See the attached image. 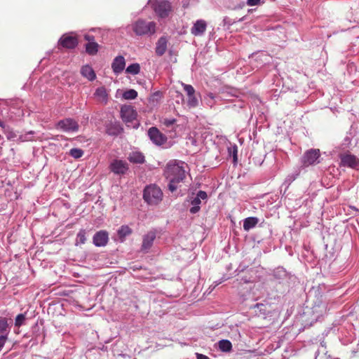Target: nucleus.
<instances>
[{"mask_svg": "<svg viewBox=\"0 0 359 359\" xmlns=\"http://www.w3.org/2000/svg\"><path fill=\"white\" fill-rule=\"evenodd\" d=\"M187 165L181 161H171L166 166L165 175L166 178H175L177 180H183L185 177Z\"/></svg>", "mask_w": 359, "mask_h": 359, "instance_id": "nucleus-1", "label": "nucleus"}, {"mask_svg": "<svg viewBox=\"0 0 359 359\" xmlns=\"http://www.w3.org/2000/svg\"><path fill=\"white\" fill-rule=\"evenodd\" d=\"M163 191L155 184L146 186L143 191V198L149 205H157L163 200Z\"/></svg>", "mask_w": 359, "mask_h": 359, "instance_id": "nucleus-2", "label": "nucleus"}, {"mask_svg": "<svg viewBox=\"0 0 359 359\" xmlns=\"http://www.w3.org/2000/svg\"><path fill=\"white\" fill-rule=\"evenodd\" d=\"M132 29L137 36H151L156 32V24L152 21L138 19L132 24Z\"/></svg>", "mask_w": 359, "mask_h": 359, "instance_id": "nucleus-3", "label": "nucleus"}, {"mask_svg": "<svg viewBox=\"0 0 359 359\" xmlns=\"http://www.w3.org/2000/svg\"><path fill=\"white\" fill-rule=\"evenodd\" d=\"M149 4H151L156 14L161 18L168 17L172 9L170 3L167 0H149Z\"/></svg>", "mask_w": 359, "mask_h": 359, "instance_id": "nucleus-4", "label": "nucleus"}, {"mask_svg": "<svg viewBox=\"0 0 359 359\" xmlns=\"http://www.w3.org/2000/svg\"><path fill=\"white\" fill-rule=\"evenodd\" d=\"M56 128L66 133H75L79 130V126L74 119L67 118L58 121Z\"/></svg>", "mask_w": 359, "mask_h": 359, "instance_id": "nucleus-5", "label": "nucleus"}, {"mask_svg": "<svg viewBox=\"0 0 359 359\" xmlns=\"http://www.w3.org/2000/svg\"><path fill=\"white\" fill-rule=\"evenodd\" d=\"M151 141L156 145H162L167 141V137L156 127H151L148 130Z\"/></svg>", "mask_w": 359, "mask_h": 359, "instance_id": "nucleus-6", "label": "nucleus"}, {"mask_svg": "<svg viewBox=\"0 0 359 359\" xmlns=\"http://www.w3.org/2000/svg\"><path fill=\"white\" fill-rule=\"evenodd\" d=\"M327 306L326 303L323 302H316L311 308L312 320L318 321L327 313Z\"/></svg>", "mask_w": 359, "mask_h": 359, "instance_id": "nucleus-7", "label": "nucleus"}, {"mask_svg": "<svg viewBox=\"0 0 359 359\" xmlns=\"http://www.w3.org/2000/svg\"><path fill=\"white\" fill-rule=\"evenodd\" d=\"M110 169L116 175H123L128 170V165L126 161L115 158L110 164Z\"/></svg>", "mask_w": 359, "mask_h": 359, "instance_id": "nucleus-8", "label": "nucleus"}, {"mask_svg": "<svg viewBox=\"0 0 359 359\" xmlns=\"http://www.w3.org/2000/svg\"><path fill=\"white\" fill-rule=\"evenodd\" d=\"M121 116L126 123L133 122L137 117V112L130 105H123L121 108Z\"/></svg>", "mask_w": 359, "mask_h": 359, "instance_id": "nucleus-9", "label": "nucleus"}, {"mask_svg": "<svg viewBox=\"0 0 359 359\" xmlns=\"http://www.w3.org/2000/svg\"><path fill=\"white\" fill-rule=\"evenodd\" d=\"M156 237V232L154 230H151L146 233L142 238V244L141 246V251L144 252H148L150 248L152 247L154 240Z\"/></svg>", "mask_w": 359, "mask_h": 359, "instance_id": "nucleus-10", "label": "nucleus"}, {"mask_svg": "<svg viewBox=\"0 0 359 359\" xmlns=\"http://www.w3.org/2000/svg\"><path fill=\"white\" fill-rule=\"evenodd\" d=\"M271 275L279 283L287 282L291 277L290 273L282 266H278L273 269Z\"/></svg>", "mask_w": 359, "mask_h": 359, "instance_id": "nucleus-11", "label": "nucleus"}, {"mask_svg": "<svg viewBox=\"0 0 359 359\" xmlns=\"http://www.w3.org/2000/svg\"><path fill=\"white\" fill-rule=\"evenodd\" d=\"M109 241V234L106 231L96 232L93 238V243L96 247H104Z\"/></svg>", "mask_w": 359, "mask_h": 359, "instance_id": "nucleus-12", "label": "nucleus"}, {"mask_svg": "<svg viewBox=\"0 0 359 359\" xmlns=\"http://www.w3.org/2000/svg\"><path fill=\"white\" fill-rule=\"evenodd\" d=\"M58 43L65 48L73 49L78 45V40L75 36L64 34L60 39Z\"/></svg>", "mask_w": 359, "mask_h": 359, "instance_id": "nucleus-13", "label": "nucleus"}, {"mask_svg": "<svg viewBox=\"0 0 359 359\" xmlns=\"http://www.w3.org/2000/svg\"><path fill=\"white\" fill-rule=\"evenodd\" d=\"M207 28V23L204 20H198L191 28V33L194 36H202Z\"/></svg>", "mask_w": 359, "mask_h": 359, "instance_id": "nucleus-14", "label": "nucleus"}, {"mask_svg": "<svg viewBox=\"0 0 359 359\" xmlns=\"http://www.w3.org/2000/svg\"><path fill=\"white\" fill-rule=\"evenodd\" d=\"M126 61L122 55L116 56L111 64V68L115 74H119L125 69Z\"/></svg>", "mask_w": 359, "mask_h": 359, "instance_id": "nucleus-15", "label": "nucleus"}, {"mask_svg": "<svg viewBox=\"0 0 359 359\" xmlns=\"http://www.w3.org/2000/svg\"><path fill=\"white\" fill-rule=\"evenodd\" d=\"M123 128L118 122H110L106 126V132L111 136H117L121 133Z\"/></svg>", "mask_w": 359, "mask_h": 359, "instance_id": "nucleus-16", "label": "nucleus"}, {"mask_svg": "<svg viewBox=\"0 0 359 359\" xmlns=\"http://www.w3.org/2000/svg\"><path fill=\"white\" fill-rule=\"evenodd\" d=\"M94 96L96 100L103 104H106L108 102V93L105 87L101 86L95 90Z\"/></svg>", "mask_w": 359, "mask_h": 359, "instance_id": "nucleus-17", "label": "nucleus"}, {"mask_svg": "<svg viewBox=\"0 0 359 359\" xmlns=\"http://www.w3.org/2000/svg\"><path fill=\"white\" fill-rule=\"evenodd\" d=\"M168 40L166 37L161 36L158 39L156 46V54L158 56H162L167 50Z\"/></svg>", "mask_w": 359, "mask_h": 359, "instance_id": "nucleus-18", "label": "nucleus"}, {"mask_svg": "<svg viewBox=\"0 0 359 359\" xmlns=\"http://www.w3.org/2000/svg\"><path fill=\"white\" fill-rule=\"evenodd\" d=\"M132 229L128 225H122L117 231L118 240L123 243L126 238L132 233Z\"/></svg>", "mask_w": 359, "mask_h": 359, "instance_id": "nucleus-19", "label": "nucleus"}, {"mask_svg": "<svg viewBox=\"0 0 359 359\" xmlns=\"http://www.w3.org/2000/svg\"><path fill=\"white\" fill-rule=\"evenodd\" d=\"M340 166L359 170V158H341Z\"/></svg>", "mask_w": 359, "mask_h": 359, "instance_id": "nucleus-20", "label": "nucleus"}, {"mask_svg": "<svg viewBox=\"0 0 359 359\" xmlns=\"http://www.w3.org/2000/svg\"><path fill=\"white\" fill-rule=\"evenodd\" d=\"M81 74L83 77L86 78L90 81H94L96 78V74L94 70L90 66L88 65L81 67Z\"/></svg>", "mask_w": 359, "mask_h": 359, "instance_id": "nucleus-21", "label": "nucleus"}, {"mask_svg": "<svg viewBox=\"0 0 359 359\" xmlns=\"http://www.w3.org/2000/svg\"><path fill=\"white\" fill-rule=\"evenodd\" d=\"M259 222V219L255 217H249L243 220V229L245 231L249 230L255 227Z\"/></svg>", "mask_w": 359, "mask_h": 359, "instance_id": "nucleus-22", "label": "nucleus"}, {"mask_svg": "<svg viewBox=\"0 0 359 359\" xmlns=\"http://www.w3.org/2000/svg\"><path fill=\"white\" fill-rule=\"evenodd\" d=\"M34 134H35L34 131L30 130V131L26 133L25 134L20 135V139L23 142L42 140L43 139V137H41V136L35 137L34 135Z\"/></svg>", "mask_w": 359, "mask_h": 359, "instance_id": "nucleus-23", "label": "nucleus"}, {"mask_svg": "<svg viewBox=\"0 0 359 359\" xmlns=\"http://www.w3.org/2000/svg\"><path fill=\"white\" fill-rule=\"evenodd\" d=\"M10 328L6 318H0V334L1 335H6L8 337Z\"/></svg>", "mask_w": 359, "mask_h": 359, "instance_id": "nucleus-24", "label": "nucleus"}, {"mask_svg": "<svg viewBox=\"0 0 359 359\" xmlns=\"http://www.w3.org/2000/svg\"><path fill=\"white\" fill-rule=\"evenodd\" d=\"M299 174V172L296 171L295 172L291 173L286 177L284 182L281 186V189L283 187H285V192L286 191L289 186L291 184V183L295 180Z\"/></svg>", "mask_w": 359, "mask_h": 359, "instance_id": "nucleus-25", "label": "nucleus"}, {"mask_svg": "<svg viewBox=\"0 0 359 359\" xmlns=\"http://www.w3.org/2000/svg\"><path fill=\"white\" fill-rule=\"evenodd\" d=\"M218 347L223 352H229L232 348V344L229 340L222 339L218 342Z\"/></svg>", "mask_w": 359, "mask_h": 359, "instance_id": "nucleus-26", "label": "nucleus"}, {"mask_svg": "<svg viewBox=\"0 0 359 359\" xmlns=\"http://www.w3.org/2000/svg\"><path fill=\"white\" fill-rule=\"evenodd\" d=\"M99 45L96 42L88 43L86 45V51L90 55H95L98 51Z\"/></svg>", "mask_w": 359, "mask_h": 359, "instance_id": "nucleus-27", "label": "nucleus"}, {"mask_svg": "<svg viewBox=\"0 0 359 359\" xmlns=\"http://www.w3.org/2000/svg\"><path fill=\"white\" fill-rule=\"evenodd\" d=\"M201 203V201L198 198L195 196L193 198V200L191 201V204L192 207L189 209V212L191 214L197 213L201 209V207H200Z\"/></svg>", "mask_w": 359, "mask_h": 359, "instance_id": "nucleus-28", "label": "nucleus"}, {"mask_svg": "<svg viewBox=\"0 0 359 359\" xmlns=\"http://www.w3.org/2000/svg\"><path fill=\"white\" fill-rule=\"evenodd\" d=\"M86 232L84 229H81L76 235V245H83L86 241Z\"/></svg>", "mask_w": 359, "mask_h": 359, "instance_id": "nucleus-29", "label": "nucleus"}, {"mask_svg": "<svg viewBox=\"0 0 359 359\" xmlns=\"http://www.w3.org/2000/svg\"><path fill=\"white\" fill-rule=\"evenodd\" d=\"M126 73L136 75L140 72V66L138 63H133L128 66L126 69Z\"/></svg>", "mask_w": 359, "mask_h": 359, "instance_id": "nucleus-30", "label": "nucleus"}, {"mask_svg": "<svg viewBox=\"0 0 359 359\" xmlns=\"http://www.w3.org/2000/svg\"><path fill=\"white\" fill-rule=\"evenodd\" d=\"M122 97L125 100H134L137 97V92L134 89H129L123 92Z\"/></svg>", "mask_w": 359, "mask_h": 359, "instance_id": "nucleus-31", "label": "nucleus"}, {"mask_svg": "<svg viewBox=\"0 0 359 359\" xmlns=\"http://www.w3.org/2000/svg\"><path fill=\"white\" fill-rule=\"evenodd\" d=\"M229 157H238V147L235 144L229 143L227 146Z\"/></svg>", "mask_w": 359, "mask_h": 359, "instance_id": "nucleus-32", "label": "nucleus"}, {"mask_svg": "<svg viewBox=\"0 0 359 359\" xmlns=\"http://www.w3.org/2000/svg\"><path fill=\"white\" fill-rule=\"evenodd\" d=\"M320 163V161L319 158H303V161L302 162V166L304 168L308 167L309 165H316Z\"/></svg>", "mask_w": 359, "mask_h": 359, "instance_id": "nucleus-33", "label": "nucleus"}, {"mask_svg": "<svg viewBox=\"0 0 359 359\" xmlns=\"http://www.w3.org/2000/svg\"><path fill=\"white\" fill-rule=\"evenodd\" d=\"M320 151L318 149H311L307 150L304 157H320Z\"/></svg>", "mask_w": 359, "mask_h": 359, "instance_id": "nucleus-34", "label": "nucleus"}, {"mask_svg": "<svg viewBox=\"0 0 359 359\" xmlns=\"http://www.w3.org/2000/svg\"><path fill=\"white\" fill-rule=\"evenodd\" d=\"M169 180V184H168V189L171 192L175 191L177 187V184L182 182V180H177V179L175 178H168Z\"/></svg>", "mask_w": 359, "mask_h": 359, "instance_id": "nucleus-35", "label": "nucleus"}, {"mask_svg": "<svg viewBox=\"0 0 359 359\" xmlns=\"http://www.w3.org/2000/svg\"><path fill=\"white\" fill-rule=\"evenodd\" d=\"M187 104L189 107H196L198 104V100L195 95V93L192 96H188Z\"/></svg>", "mask_w": 359, "mask_h": 359, "instance_id": "nucleus-36", "label": "nucleus"}, {"mask_svg": "<svg viewBox=\"0 0 359 359\" xmlns=\"http://www.w3.org/2000/svg\"><path fill=\"white\" fill-rule=\"evenodd\" d=\"M72 157H81L83 155V151L79 148H73L69 152Z\"/></svg>", "mask_w": 359, "mask_h": 359, "instance_id": "nucleus-37", "label": "nucleus"}, {"mask_svg": "<svg viewBox=\"0 0 359 359\" xmlns=\"http://www.w3.org/2000/svg\"><path fill=\"white\" fill-rule=\"evenodd\" d=\"M182 86L187 96H192L195 93V89L191 85L182 83Z\"/></svg>", "mask_w": 359, "mask_h": 359, "instance_id": "nucleus-38", "label": "nucleus"}, {"mask_svg": "<svg viewBox=\"0 0 359 359\" xmlns=\"http://www.w3.org/2000/svg\"><path fill=\"white\" fill-rule=\"evenodd\" d=\"M25 320V314H23V313L18 314L15 318V325L16 327H20L23 324Z\"/></svg>", "mask_w": 359, "mask_h": 359, "instance_id": "nucleus-39", "label": "nucleus"}, {"mask_svg": "<svg viewBox=\"0 0 359 359\" xmlns=\"http://www.w3.org/2000/svg\"><path fill=\"white\" fill-rule=\"evenodd\" d=\"M176 119L175 118H165L163 121V123L166 127H170L172 126L174 123H175Z\"/></svg>", "mask_w": 359, "mask_h": 359, "instance_id": "nucleus-40", "label": "nucleus"}, {"mask_svg": "<svg viewBox=\"0 0 359 359\" xmlns=\"http://www.w3.org/2000/svg\"><path fill=\"white\" fill-rule=\"evenodd\" d=\"M197 198H198L201 201V199L202 200H205L207 199L208 198V195H207V193L204 191H199L196 196Z\"/></svg>", "mask_w": 359, "mask_h": 359, "instance_id": "nucleus-41", "label": "nucleus"}, {"mask_svg": "<svg viewBox=\"0 0 359 359\" xmlns=\"http://www.w3.org/2000/svg\"><path fill=\"white\" fill-rule=\"evenodd\" d=\"M8 339V337L6 335H0V351L2 348L4 346L6 341Z\"/></svg>", "mask_w": 359, "mask_h": 359, "instance_id": "nucleus-42", "label": "nucleus"}, {"mask_svg": "<svg viewBox=\"0 0 359 359\" xmlns=\"http://www.w3.org/2000/svg\"><path fill=\"white\" fill-rule=\"evenodd\" d=\"M255 308H257V309H259V311L261 313H262L263 314L266 313V306L264 305L263 304H257L255 306Z\"/></svg>", "mask_w": 359, "mask_h": 359, "instance_id": "nucleus-43", "label": "nucleus"}, {"mask_svg": "<svg viewBox=\"0 0 359 359\" xmlns=\"http://www.w3.org/2000/svg\"><path fill=\"white\" fill-rule=\"evenodd\" d=\"M133 163L142 164L144 163V158H129Z\"/></svg>", "mask_w": 359, "mask_h": 359, "instance_id": "nucleus-44", "label": "nucleus"}, {"mask_svg": "<svg viewBox=\"0 0 359 359\" xmlns=\"http://www.w3.org/2000/svg\"><path fill=\"white\" fill-rule=\"evenodd\" d=\"M260 0H247V4L250 6H253L259 4Z\"/></svg>", "mask_w": 359, "mask_h": 359, "instance_id": "nucleus-45", "label": "nucleus"}, {"mask_svg": "<svg viewBox=\"0 0 359 359\" xmlns=\"http://www.w3.org/2000/svg\"><path fill=\"white\" fill-rule=\"evenodd\" d=\"M84 39L88 41V43H90V42H95V37L93 35H90V34H86L84 36Z\"/></svg>", "mask_w": 359, "mask_h": 359, "instance_id": "nucleus-46", "label": "nucleus"}, {"mask_svg": "<svg viewBox=\"0 0 359 359\" xmlns=\"http://www.w3.org/2000/svg\"><path fill=\"white\" fill-rule=\"evenodd\" d=\"M196 359H210L207 355L196 353Z\"/></svg>", "mask_w": 359, "mask_h": 359, "instance_id": "nucleus-47", "label": "nucleus"}, {"mask_svg": "<svg viewBox=\"0 0 359 359\" xmlns=\"http://www.w3.org/2000/svg\"><path fill=\"white\" fill-rule=\"evenodd\" d=\"M339 157H346V158H348V157H355V156H353V155H351L349 152H346V153H344L343 154H340L339 156Z\"/></svg>", "mask_w": 359, "mask_h": 359, "instance_id": "nucleus-48", "label": "nucleus"}, {"mask_svg": "<svg viewBox=\"0 0 359 359\" xmlns=\"http://www.w3.org/2000/svg\"><path fill=\"white\" fill-rule=\"evenodd\" d=\"M224 281V280H219V281H215L214 283V286L213 287H215L216 286L219 285V284H221L222 282Z\"/></svg>", "mask_w": 359, "mask_h": 359, "instance_id": "nucleus-49", "label": "nucleus"}, {"mask_svg": "<svg viewBox=\"0 0 359 359\" xmlns=\"http://www.w3.org/2000/svg\"><path fill=\"white\" fill-rule=\"evenodd\" d=\"M241 280L243 281V283H249L250 281L249 279H248L246 278H242Z\"/></svg>", "mask_w": 359, "mask_h": 359, "instance_id": "nucleus-50", "label": "nucleus"}, {"mask_svg": "<svg viewBox=\"0 0 359 359\" xmlns=\"http://www.w3.org/2000/svg\"><path fill=\"white\" fill-rule=\"evenodd\" d=\"M238 158H233V163L234 165H236L238 163Z\"/></svg>", "mask_w": 359, "mask_h": 359, "instance_id": "nucleus-51", "label": "nucleus"}, {"mask_svg": "<svg viewBox=\"0 0 359 359\" xmlns=\"http://www.w3.org/2000/svg\"><path fill=\"white\" fill-rule=\"evenodd\" d=\"M245 16H244V17H243V18H240L238 21V22H243V21L245 20Z\"/></svg>", "mask_w": 359, "mask_h": 359, "instance_id": "nucleus-52", "label": "nucleus"}, {"mask_svg": "<svg viewBox=\"0 0 359 359\" xmlns=\"http://www.w3.org/2000/svg\"><path fill=\"white\" fill-rule=\"evenodd\" d=\"M135 157H137V158H140V157H144L143 156H142L141 154H139L137 156H135Z\"/></svg>", "mask_w": 359, "mask_h": 359, "instance_id": "nucleus-53", "label": "nucleus"}, {"mask_svg": "<svg viewBox=\"0 0 359 359\" xmlns=\"http://www.w3.org/2000/svg\"><path fill=\"white\" fill-rule=\"evenodd\" d=\"M335 359H339V358H335Z\"/></svg>", "mask_w": 359, "mask_h": 359, "instance_id": "nucleus-54", "label": "nucleus"}]
</instances>
